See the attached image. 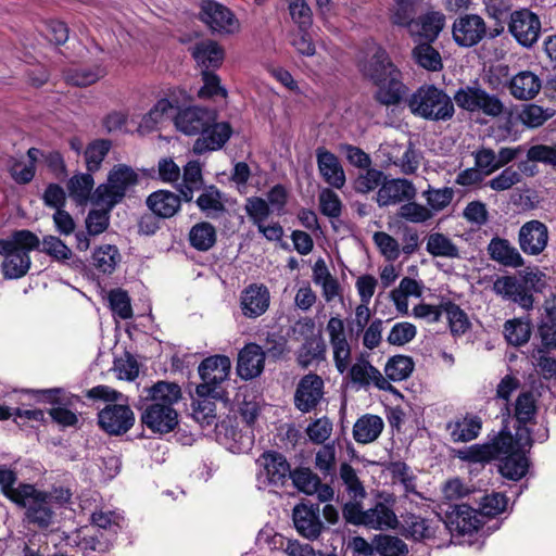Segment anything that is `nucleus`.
Instances as JSON below:
<instances>
[{
  "instance_id": "f257e3e1",
  "label": "nucleus",
  "mask_w": 556,
  "mask_h": 556,
  "mask_svg": "<svg viewBox=\"0 0 556 556\" xmlns=\"http://www.w3.org/2000/svg\"><path fill=\"white\" fill-rule=\"evenodd\" d=\"M136 407L141 412L140 421L153 433L163 435L178 426V413L174 404L182 396L181 388L176 382L160 380L150 388H144Z\"/></svg>"
},
{
  "instance_id": "f03ea898",
  "label": "nucleus",
  "mask_w": 556,
  "mask_h": 556,
  "mask_svg": "<svg viewBox=\"0 0 556 556\" xmlns=\"http://www.w3.org/2000/svg\"><path fill=\"white\" fill-rule=\"evenodd\" d=\"M40 240L28 229L14 230L9 237L0 239L2 276L7 280H15L27 275L31 266L29 253L38 250Z\"/></svg>"
},
{
  "instance_id": "7ed1b4c3",
  "label": "nucleus",
  "mask_w": 556,
  "mask_h": 556,
  "mask_svg": "<svg viewBox=\"0 0 556 556\" xmlns=\"http://www.w3.org/2000/svg\"><path fill=\"white\" fill-rule=\"evenodd\" d=\"M17 507L24 509L23 521L39 530H47L55 521V510L47 491H42L30 483H20L18 492L12 501Z\"/></svg>"
},
{
  "instance_id": "20e7f679",
  "label": "nucleus",
  "mask_w": 556,
  "mask_h": 556,
  "mask_svg": "<svg viewBox=\"0 0 556 556\" xmlns=\"http://www.w3.org/2000/svg\"><path fill=\"white\" fill-rule=\"evenodd\" d=\"M410 112L428 121H447L455 113L451 97L434 85H421L407 99Z\"/></svg>"
},
{
  "instance_id": "39448f33",
  "label": "nucleus",
  "mask_w": 556,
  "mask_h": 556,
  "mask_svg": "<svg viewBox=\"0 0 556 556\" xmlns=\"http://www.w3.org/2000/svg\"><path fill=\"white\" fill-rule=\"evenodd\" d=\"M539 396L532 390H523L519 392L515 401L510 404H503L500 409L503 424H509L510 419L515 420L514 428L517 430L519 440L530 441L532 438V429L530 426L536 424L539 413Z\"/></svg>"
},
{
  "instance_id": "423d86ee",
  "label": "nucleus",
  "mask_w": 556,
  "mask_h": 556,
  "mask_svg": "<svg viewBox=\"0 0 556 556\" xmlns=\"http://www.w3.org/2000/svg\"><path fill=\"white\" fill-rule=\"evenodd\" d=\"M135 413L128 404V399L122 402L105 404L97 414L98 427L110 437H121L135 425Z\"/></svg>"
},
{
  "instance_id": "0eeeda50",
  "label": "nucleus",
  "mask_w": 556,
  "mask_h": 556,
  "mask_svg": "<svg viewBox=\"0 0 556 556\" xmlns=\"http://www.w3.org/2000/svg\"><path fill=\"white\" fill-rule=\"evenodd\" d=\"M199 18L213 33L230 35L240 28V23L233 12L215 0H202Z\"/></svg>"
},
{
  "instance_id": "6e6552de",
  "label": "nucleus",
  "mask_w": 556,
  "mask_h": 556,
  "mask_svg": "<svg viewBox=\"0 0 556 556\" xmlns=\"http://www.w3.org/2000/svg\"><path fill=\"white\" fill-rule=\"evenodd\" d=\"M540 17L529 9H520L510 13L508 31L525 48H532L541 36Z\"/></svg>"
},
{
  "instance_id": "1a4fd4ad",
  "label": "nucleus",
  "mask_w": 556,
  "mask_h": 556,
  "mask_svg": "<svg viewBox=\"0 0 556 556\" xmlns=\"http://www.w3.org/2000/svg\"><path fill=\"white\" fill-rule=\"evenodd\" d=\"M231 369L230 358L226 355H212L204 358L198 372L202 380L198 384L200 394H212L218 391L219 384L228 379Z\"/></svg>"
},
{
  "instance_id": "9d476101",
  "label": "nucleus",
  "mask_w": 556,
  "mask_h": 556,
  "mask_svg": "<svg viewBox=\"0 0 556 556\" xmlns=\"http://www.w3.org/2000/svg\"><path fill=\"white\" fill-rule=\"evenodd\" d=\"M215 119H217L216 110L191 105L178 110L174 117V125L186 136L200 137Z\"/></svg>"
},
{
  "instance_id": "9b49d317",
  "label": "nucleus",
  "mask_w": 556,
  "mask_h": 556,
  "mask_svg": "<svg viewBox=\"0 0 556 556\" xmlns=\"http://www.w3.org/2000/svg\"><path fill=\"white\" fill-rule=\"evenodd\" d=\"M442 521L451 533L459 535L471 534L483 523L478 510L468 504H447Z\"/></svg>"
},
{
  "instance_id": "f8f14e48",
  "label": "nucleus",
  "mask_w": 556,
  "mask_h": 556,
  "mask_svg": "<svg viewBox=\"0 0 556 556\" xmlns=\"http://www.w3.org/2000/svg\"><path fill=\"white\" fill-rule=\"evenodd\" d=\"M257 463L262 467L258 479H263V483L281 488L290 479L291 466L283 454L274 450L265 451Z\"/></svg>"
},
{
  "instance_id": "ddd939ff",
  "label": "nucleus",
  "mask_w": 556,
  "mask_h": 556,
  "mask_svg": "<svg viewBox=\"0 0 556 556\" xmlns=\"http://www.w3.org/2000/svg\"><path fill=\"white\" fill-rule=\"evenodd\" d=\"M485 35V22L478 14L462 15L454 21L452 26L453 39L459 47H473L478 45Z\"/></svg>"
},
{
  "instance_id": "4468645a",
  "label": "nucleus",
  "mask_w": 556,
  "mask_h": 556,
  "mask_svg": "<svg viewBox=\"0 0 556 556\" xmlns=\"http://www.w3.org/2000/svg\"><path fill=\"white\" fill-rule=\"evenodd\" d=\"M324 396V380L309 372L303 376L294 392V406L301 413H309L317 407Z\"/></svg>"
},
{
  "instance_id": "2eb2a0df",
  "label": "nucleus",
  "mask_w": 556,
  "mask_h": 556,
  "mask_svg": "<svg viewBox=\"0 0 556 556\" xmlns=\"http://www.w3.org/2000/svg\"><path fill=\"white\" fill-rule=\"evenodd\" d=\"M319 504H298L292 511V519L298 533L308 541L317 540L325 526L320 520Z\"/></svg>"
},
{
  "instance_id": "dca6fc26",
  "label": "nucleus",
  "mask_w": 556,
  "mask_h": 556,
  "mask_svg": "<svg viewBox=\"0 0 556 556\" xmlns=\"http://www.w3.org/2000/svg\"><path fill=\"white\" fill-rule=\"evenodd\" d=\"M348 369L351 382L358 388L368 389L374 386L381 391L397 393V390L382 376L380 370L363 357Z\"/></svg>"
},
{
  "instance_id": "f3484780",
  "label": "nucleus",
  "mask_w": 556,
  "mask_h": 556,
  "mask_svg": "<svg viewBox=\"0 0 556 556\" xmlns=\"http://www.w3.org/2000/svg\"><path fill=\"white\" fill-rule=\"evenodd\" d=\"M518 242L521 251L528 255L541 254L548 242L547 226L536 219L525 223L518 232Z\"/></svg>"
},
{
  "instance_id": "a211bd4d",
  "label": "nucleus",
  "mask_w": 556,
  "mask_h": 556,
  "mask_svg": "<svg viewBox=\"0 0 556 556\" xmlns=\"http://www.w3.org/2000/svg\"><path fill=\"white\" fill-rule=\"evenodd\" d=\"M233 134L229 122H213L207 129L197 138L193 143V152L198 155L224 148Z\"/></svg>"
},
{
  "instance_id": "6ab92c4d",
  "label": "nucleus",
  "mask_w": 556,
  "mask_h": 556,
  "mask_svg": "<svg viewBox=\"0 0 556 556\" xmlns=\"http://www.w3.org/2000/svg\"><path fill=\"white\" fill-rule=\"evenodd\" d=\"M269 303V290L263 283H251L241 292L240 307L247 318L262 316L268 309Z\"/></svg>"
},
{
  "instance_id": "aec40b11",
  "label": "nucleus",
  "mask_w": 556,
  "mask_h": 556,
  "mask_svg": "<svg viewBox=\"0 0 556 556\" xmlns=\"http://www.w3.org/2000/svg\"><path fill=\"white\" fill-rule=\"evenodd\" d=\"M415 197L416 189L412 181L405 178H395L383 180L377 192L376 201L380 207H384L414 200Z\"/></svg>"
},
{
  "instance_id": "412c9836",
  "label": "nucleus",
  "mask_w": 556,
  "mask_h": 556,
  "mask_svg": "<svg viewBox=\"0 0 556 556\" xmlns=\"http://www.w3.org/2000/svg\"><path fill=\"white\" fill-rule=\"evenodd\" d=\"M382 501H378L368 508L366 528L374 530L395 529L399 520L394 513L395 497L392 494L380 493Z\"/></svg>"
},
{
  "instance_id": "4be33fe9",
  "label": "nucleus",
  "mask_w": 556,
  "mask_h": 556,
  "mask_svg": "<svg viewBox=\"0 0 556 556\" xmlns=\"http://www.w3.org/2000/svg\"><path fill=\"white\" fill-rule=\"evenodd\" d=\"M402 79L403 75L400 70H391L383 83L375 84L378 89L374 99L386 106L400 104L408 92V88Z\"/></svg>"
},
{
  "instance_id": "5701e85b",
  "label": "nucleus",
  "mask_w": 556,
  "mask_h": 556,
  "mask_svg": "<svg viewBox=\"0 0 556 556\" xmlns=\"http://www.w3.org/2000/svg\"><path fill=\"white\" fill-rule=\"evenodd\" d=\"M316 162L324 181L336 189H342L346 178L339 157L324 147L316 149Z\"/></svg>"
},
{
  "instance_id": "b1692460",
  "label": "nucleus",
  "mask_w": 556,
  "mask_h": 556,
  "mask_svg": "<svg viewBox=\"0 0 556 556\" xmlns=\"http://www.w3.org/2000/svg\"><path fill=\"white\" fill-rule=\"evenodd\" d=\"M485 443L490 447L489 451L491 459L500 460L503 456L511 454L519 447L530 448L533 444V438H530L529 442H526V440H519L518 433L516 432L514 435L508 429V424H503V428L492 438L489 435V441Z\"/></svg>"
},
{
  "instance_id": "393cba45",
  "label": "nucleus",
  "mask_w": 556,
  "mask_h": 556,
  "mask_svg": "<svg viewBox=\"0 0 556 556\" xmlns=\"http://www.w3.org/2000/svg\"><path fill=\"white\" fill-rule=\"evenodd\" d=\"M265 352L256 343L245 344L238 354L237 374L244 380L258 377L264 370Z\"/></svg>"
},
{
  "instance_id": "a878e982",
  "label": "nucleus",
  "mask_w": 556,
  "mask_h": 556,
  "mask_svg": "<svg viewBox=\"0 0 556 556\" xmlns=\"http://www.w3.org/2000/svg\"><path fill=\"white\" fill-rule=\"evenodd\" d=\"M445 428L454 443H465L479 437L482 429V419L478 415L467 413L447 421Z\"/></svg>"
},
{
  "instance_id": "bb28decb",
  "label": "nucleus",
  "mask_w": 556,
  "mask_h": 556,
  "mask_svg": "<svg viewBox=\"0 0 556 556\" xmlns=\"http://www.w3.org/2000/svg\"><path fill=\"white\" fill-rule=\"evenodd\" d=\"M112 210H90L87 214L85 225L86 231L76 232V248L79 251H87L90 247L91 236L103 233L110 226V213Z\"/></svg>"
},
{
  "instance_id": "cd10ccee",
  "label": "nucleus",
  "mask_w": 556,
  "mask_h": 556,
  "mask_svg": "<svg viewBox=\"0 0 556 556\" xmlns=\"http://www.w3.org/2000/svg\"><path fill=\"white\" fill-rule=\"evenodd\" d=\"M507 87L515 99L528 101L539 94L542 80L531 71H521L510 78Z\"/></svg>"
},
{
  "instance_id": "c85d7f7f",
  "label": "nucleus",
  "mask_w": 556,
  "mask_h": 556,
  "mask_svg": "<svg viewBox=\"0 0 556 556\" xmlns=\"http://www.w3.org/2000/svg\"><path fill=\"white\" fill-rule=\"evenodd\" d=\"M391 70H399L391 61L387 51L378 48L376 52L361 65V72L365 78L374 85L383 83Z\"/></svg>"
},
{
  "instance_id": "c756f323",
  "label": "nucleus",
  "mask_w": 556,
  "mask_h": 556,
  "mask_svg": "<svg viewBox=\"0 0 556 556\" xmlns=\"http://www.w3.org/2000/svg\"><path fill=\"white\" fill-rule=\"evenodd\" d=\"M491 260L508 267H521L525 261L518 250L507 239L494 237L486 247Z\"/></svg>"
},
{
  "instance_id": "7c9ffc66",
  "label": "nucleus",
  "mask_w": 556,
  "mask_h": 556,
  "mask_svg": "<svg viewBox=\"0 0 556 556\" xmlns=\"http://www.w3.org/2000/svg\"><path fill=\"white\" fill-rule=\"evenodd\" d=\"M146 204L159 217L170 218L180 210L181 199L172 191L157 190L147 198Z\"/></svg>"
},
{
  "instance_id": "2f4dec72",
  "label": "nucleus",
  "mask_w": 556,
  "mask_h": 556,
  "mask_svg": "<svg viewBox=\"0 0 556 556\" xmlns=\"http://www.w3.org/2000/svg\"><path fill=\"white\" fill-rule=\"evenodd\" d=\"M525 448L526 447H519L498 460V471L504 478L518 481L527 475L529 462Z\"/></svg>"
},
{
  "instance_id": "473e14b6",
  "label": "nucleus",
  "mask_w": 556,
  "mask_h": 556,
  "mask_svg": "<svg viewBox=\"0 0 556 556\" xmlns=\"http://www.w3.org/2000/svg\"><path fill=\"white\" fill-rule=\"evenodd\" d=\"M383 428L384 422L381 417L366 414L354 424L353 438L357 443L368 444L378 439Z\"/></svg>"
},
{
  "instance_id": "72a5a7b5",
  "label": "nucleus",
  "mask_w": 556,
  "mask_h": 556,
  "mask_svg": "<svg viewBox=\"0 0 556 556\" xmlns=\"http://www.w3.org/2000/svg\"><path fill=\"white\" fill-rule=\"evenodd\" d=\"M193 59L205 70L217 68L222 65L225 52L224 49L214 40H203L193 47Z\"/></svg>"
},
{
  "instance_id": "f704fd0d",
  "label": "nucleus",
  "mask_w": 556,
  "mask_h": 556,
  "mask_svg": "<svg viewBox=\"0 0 556 556\" xmlns=\"http://www.w3.org/2000/svg\"><path fill=\"white\" fill-rule=\"evenodd\" d=\"M197 397L192 400V416L202 426H211L216 420L215 400L220 397L219 391L212 394H200L195 387Z\"/></svg>"
},
{
  "instance_id": "c9c22d12",
  "label": "nucleus",
  "mask_w": 556,
  "mask_h": 556,
  "mask_svg": "<svg viewBox=\"0 0 556 556\" xmlns=\"http://www.w3.org/2000/svg\"><path fill=\"white\" fill-rule=\"evenodd\" d=\"M446 17L440 11H427L424 14H420L414 26L419 27L417 34L425 39V41L434 42L440 33L443 30L445 26Z\"/></svg>"
},
{
  "instance_id": "e433bc0d",
  "label": "nucleus",
  "mask_w": 556,
  "mask_h": 556,
  "mask_svg": "<svg viewBox=\"0 0 556 556\" xmlns=\"http://www.w3.org/2000/svg\"><path fill=\"white\" fill-rule=\"evenodd\" d=\"M122 260L119 250L114 244H102L97 247L91 255V264L104 275H111Z\"/></svg>"
},
{
  "instance_id": "4c0bfd02",
  "label": "nucleus",
  "mask_w": 556,
  "mask_h": 556,
  "mask_svg": "<svg viewBox=\"0 0 556 556\" xmlns=\"http://www.w3.org/2000/svg\"><path fill=\"white\" fill-rule=\"evenodd\" d=\"M412 59L419 67L428 72H440L443 70L442 56L432 47V42L424 41L416 45L412 50Z\"/></svg>"
},
{
  "instance_id": "58836bf2",
  "label": "nucleus",
  "mask_w": 556,
  "mask_h": 556,
  "mask_svg": "<svg viewBox=\"0 0 556 556\" xmlns=\"http://www.w3.org/2000/svg\"><path fill=\"white\" fill-rule=\"evenodd\" d=\"M217 240L215 227L208 222H200L191 227L188 241L191 248L200 252L211 250Z\"/></svg>"
},
{
  "instance_id": "ea45409f",
  "label": "nucleus",
  "mask_w": 556,
  "mask_h": 556,
  "mask_svg": "<svg viewBox=\"0 0 556 556\" xmlns=\"http://www.w3.org/2000/svg\"><path fill=\"white\" fill-rule=\"evenodd\" d=\"M326 344L321 336H312L305 339L298 351L296 361L302 368L309 367L314 362L325 359Z\"/></svg>"
},
{
  "instance_id": "a19ab883",
  "label": "nucleus",
  "mask_w": 556,
  "mask_h": 556,
  "mask_svg": "<svg viewBox=\"0 0 556 556\" xmlns=\"http://www.w3.org/2000/svg\"><path fill=\"white\" fill-rule=\"evenodd\" d=\"M94 180L91 174L81 173L72 176L67 181L68 195L78 205H85L91 202Z\"/></svg>"
},
{
  "instance_id": "79ce46f5",
  "label": "nucleus",
  "mask_w": 556,
  "mask_h": 556,
  "mask_svg": "<svg viewBox=\"0 0 556 556\" xmlns=\"http://www.w3.org/2000/svg\"><path fill=\"white\" fill-rule=\"evenodd\" d=\"M37 402L48 403L53 407L58 405L74 406L81 403V397L72 393H67L63 388H51L41 390H28Z\"/></svg>"
},
{
  "instance_id": "37998d69",
  "label": "nucleus",
  "mask_w": 556,
  "mask_h": 556,
  "mask_svg": "<svg viewBox=\"0 0 556 556\" xmlns=\"http://www.w3.org/2000/svg\"><path fill=\"white\" fill-rule=\"evenodd\" d=\"M195 204L201 212L211 218H216L226 211L222 201V192L214 185L204 189V192L195 200Z\"/></svg>"
},
{
  "instance_id": "c03bdc74",
  "label": "nucleus",
  "mask_w": 556,
  "mask_h": 556,
  "mask_svg": "<svg viewBox=\"0 0 556 556\" xmlns=\"http://www.w3.org/2000/svg\"><path fill=\"white\" fill-rule=\"evenodd\" d=\"M108 180L115 188V195L125 198L128 188L138 182V175L130 166L118 164L109 172Z\"/></svg>"
},
{
  "instance_id": "a18cd8bd",
  "label": "nucleus",
  "mask_w": 556,
  "mask_h": 556,
  "mask_svg": "<svg viewBox=\"0 0 556 556\" xmlns=\"http://www.w3.org/2000/svg\"><path fill=\"white\" fill-rule=\"evenodd\" d=\"M420 4L413 0H395L391 12V22L394 25L406 27L414 34L413 27Z\"/></svg>"
},
{
  "instance_id": "49530a36",
  "label": "nucleus",
  "mask_w": 556,
  "mask_h": 556,
  "mask_svg": "<svg viewBox=\"0 0 556 556\" xmlns=\"http://www.w3.org/2000/svg\"><path fill=\"white\" fill-rule=\"evenodd\" d=\"M111 148L112 141L109 139H96L86 147L85 161L87 173L92 175L101 168V164Z\"/></svg>"
},
{
  "instance_id": "de8ad7c7",
  "label": "nucleus",
  "mask_w": 556,
  "mask_h": 556,
  "mask_svg": "<svg viewBox=\"0 0 556 556\" xmlns=\"http://www.w3.org/2000/svg\"><path fill=\"white\" fill-rule=\"evenodd\" d=\"M414 367L413 357L402 354L393 355L384 366L386 379L395 382L405 380L412 375Z\"/></svg>"
},
{
  "instance_id": "09e8293b",
  "label": "nucleus",
  "mask_w": 556,
  "mask_h": 556,
  "mask_svg": "<svg viewBox=\"0 0 556 556\" xmlns=\"http://www.w3.org/2000/svg\"><path fill=\"white\" fill-rule=\"evenodd\" d=\"M504 337L508 344L521 346L526 344L531 337V323L522 318H514L505 321Z\"/></svg>"
},
{
  "instance_id": "8fccbe9b",
  "label": "nucleus",
  "mask_w": 556,
  "mask_h": 556,
  "mask_svg": "<svg viewBox=\"0 0 556 556\" xmlns=\"http://www.w3.org/2000/svg\"><path fill=\"white\" fill-rule=\"evenodd\" d=\"M375 554L380 556H406L407 544L399 536L379 533L374 535Z\"/></svg>"
},
{
  "instance_id": "3c124183",
  "label": "nucleus",
  "mask_w": 556,
  "mask_h": 556,
  "mask_svg": "<svg viewBox=\"0 0 556 556\" xmlns=\"http://www.w3.org/2000/svg\"><path fill=\"white\" fill-rule=\"evenodd\" d=\"M426 250L432 256L459 257L458 247L441 232H433L428 236Z\"/></svg>"
},
{
  "instance_id": "603ef678",
  "label": "nucleus",
  "mask_w": 556,
  "mask_h": 556,
  "mask_svg": "<svg viewBox=\"0 0 556 556\" xmlns=\"http://www.w3.org/2000/svg\"><path fill=\"white\" fill-rule=\"evenodd\" d=\"M443 312L446 313L451 332L453 334H464L471 326L467 314L459 305L451 300L441 302Z\"/></svg>"
},
{
  "instance_id": "864d4df0",
  "label": "nucleus",
  "mask_w": 556,
  "mask_h": 556,
  "mask_svg": "<svg viewBox=\"0 0 556 556\" xmlns=\"http://www.w3.org/2000/svg\"><path fill=\"white\" fill-rule=\"evenodd\" d=\"M454 194L455 192L452 187L434 188L430 185L422 192L427 207L431 210L433 215L445 210L452 203Z\"/></svg>"
},
{
  "instance_id": "5fc2aeb1",
  "label": "nucleus",
  "mask_w": 556,
  "mask_h": 556,
  "mask_svg": "<svg viewBox=\"0 0 556 556\" xmlns=\"http://www.w3.org/2000/svg\"><path fill=\"white\" fill-rule=\"evenodd\" d=\"M105 72L100 66L79 67L70 70L65 79L68 85L76 87H87L97 83L104 76Z\"/></svg>"
},
{
  "instance_id": "6e6d98bb",
  "label": "nucleus",
  "mask_w": 556,
  "mask_h": 556,
  "mask_svg": "<svg viewBox=\"0 0 556 556\" xmlns=\"http://www.w3.org/2000/svg\"><path fill=\"white\" fill-rule=\"evenodd\" d=\"M339 473L351 500H363L366 497V490L357 477L355 469L349 463L341 464Z\"/></svg>"
},
{
  "instance_id": "4d7b16f0",
  "label": "nucleus",
  "mask_w": 556,
  "mask_h": 556,
  "mask_svg": "<svg viewBox=\"0 0 556 556\" xmlns=\"http://www.w3.org/2000/svg\"><path fill=\"white\" fill-rule=\"evenodd\" d=\"M292 22L299 30H308L313 25V12L306 0H286Z\"/></svg>"
},
{
  "instance_id": "13d9d810",
  "label": "nucleus",
  "mask_w": 556,
  "mask_h": 556,
  "mask_svg": "<svg viewBox=\"0 0 556 556\" xmlns=\"http://www.w3.org/2000/svg\"><path fill=\"white\" fill-rule=\"evenodd\" d=\"M508 498L504 493L492 492L479 501L478 516L495 517L506 510Z\"/></svg>"
},
{
  "instance_id": "bf43d9fd",
  "label": "nucleus",
  "mask_w": 556,
  "mask_h": 556,
  "mask_svg": "<svg viewBox=\"0 0 556 556\" xmlns=\"http://www.w3.org/2000/svg\"><path fill=\"white\" fill-rule=\"evenodd\" d=\"M407 533L416 541L434 538L435 531L430 521L418 515L409 514L404 519Z\"/></svg>"
},
{
  "instance_id": "052dcab7",
  "label": "nucleus",
  "mask_w": 556,
  "mask_h": 556,
  "mask_svg": "<svg viewBox=\"0 0 556 556\" xmlns=\"http://www.w3.org/2000/svg\"><path fill=\"white\" fill-rule=\"evenodd\" d=\"M293 485L308 495L316 493L320 485V479L309 468H296L290 476Z\"/></svg>"
},
{
  "instance_id": "680f3d73",
  "label": "nucleus",
  "mask_w": 556,
  "mask_h": 556,
  "mask_svg": "<svg viewBox=\"0 0 556 556\" xmlns=\"http://www.w3.org/2000/svg\"><path fill=\"white\" fill-rule=\"evenodd\" d=\"M244 211L255 226L265 223L270 214L274 213L268 202L256 195L249 197L245 200Z\"/></svg>"
},
{
  "instance_id": "e2e57ef3",
  "label": "nucleus",
  "mask_w": 556,
  "mask_h": 556,
  "mask_svg": "<svg viewBox=\"0 0 556 556\" xmlns=\"http://www.w3.org/2000/svg\"><path fill=\"white\" fill-rule=\"evenodd\" d=\"M319 212L329 218H339L342 214V201L330 188H324L318 194Z\"/></svg>"
},
{
  "instance_id": "0e129e2a",
  "label": "nucleus",
  "mask_w": 556,
  "mask_h": 556,
  "mask_svg": "<svg viewBox=\"0 0 556 556\" xmlns=\"http://www.w3.org/2000/svg\"><path fill=\"white\" fill-rule=\"evenodd\" d=\"M397 217L414 224L425 223L433 217L431 210L413 200L400 206Z\"/></svg>"
},
{
  "instance_id": "69168bd1",
  "label": "nucleus",
  "mask_w": 556,
  "mask_h": 556,
  "mask_svg": "<svg viewBox=\"0 0 556 556\" xmlns=\"http://www.w3.org/2000/svg\"><path fill=\"white\" fill-rule=\"evenodd\" d=\"M109 303L111 311L119 318L128 319L132 317L130 298L127 291L121 288L111 290L109 293Z\"/></svg>"
},
{
  "instance_id": "338daca9",
  "label": "nucleus",
  "mask_w": 556,
  "mask_h": 556,
  "mask_svg": "<svg viewBox=\"0 0 556 556\" xmlns=\"http://www.w3.org/2000/svg\"><path fill=\"white\" fill-rule=\"evenodd\" d=\"M384 179L382 170L368 167L366 173L359 174L354 180V190L357 193L366 194L381 186Z\"/></svg>"
},
{
  "instance_id": "774afa93",
  "label": "nucleus",
  "mask_w": 556,
  "mask_h": 556,
  "mask_svg": "<svg viewBox=\"0 0 556 556\" xmlns=\"http://www.w3.org/2000/svg\"><path fill=\"white\" fill-rule=\"evenodd\" d=\"M123 199L122 195H115V188L108 180L104 184H100L94 189L91 195V203L94 205H104V208L113 210Z\"/></svg>"
}]
</instances>
